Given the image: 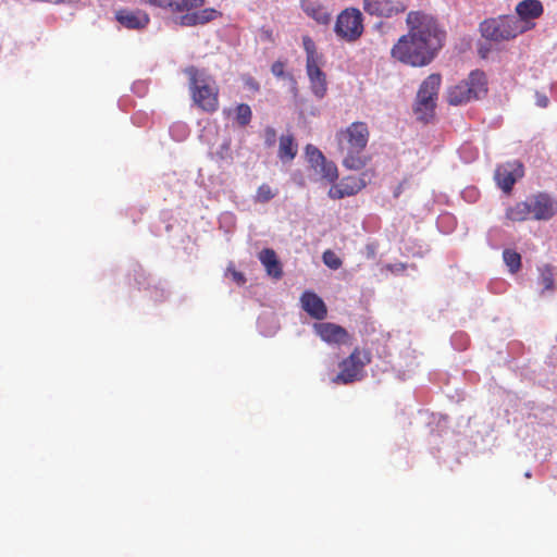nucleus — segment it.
<instances>
[{
  "label": "nucleus",
  "mask_w": 557,
  "mask_h": 557,
  "mask_svg": "<svg viewBox=\"0 0 557 557\" xmlns=\"http://www.w3.org/2000/svg\"><path fill=\"white\" fill-rule=\"evenodd\" d=\"M370 132L364 122H354L336 134V141L343 154V166L351 171H360L371 161L363 151L369 140Z\"/></svg>",
  "instance_id": "f257e3e1"
},
{
  "label": "nucleus",
  "mask_w": 557,
  "mask_h": 557,
  "mask_svg": "<svg viewBox=\"0 0 557 557\" xmlns=\"http://www.w3.org/2000/svg\"><path fill=\"white\" fill-rule=\"evenodd\" d=\"M188 76L193 101L203 111L212 113L219 108V88L205 70L188 66L184 70Z\"/></svg>",
  "instance_id": "f03ea898"
},
{
  "label": "nucleus",
  "mask_w": 557,
  "mask_h": 557,
  "mask_svg": "<svg viewBox=\"0 0 557 557\" xmlns=\"http://www.w3.org/2000/svg\"><path fill=\"white\" fill-rule=\"evenodd\" d=\"M150 5L166 9L172 13H184L180 17L182 26H196L206 24L214 20L218 11L214 9H203L194 11L205 4V0H144Z\"/></svg>",
  "instance_id": "7ed1b4c3"
},
{
  "label": "nucleus",
  "mask_w": 557,
  "mask_h": 557,
  "mask_svg": "<svg viewBox=\"0 0 557 557\" xmlns=\"http://www.w3.org/2000/svg\"><path fill=\"white\" fill-rule=\"evenodd\" d=\"M406 23L408 33L428 48L438 52L443 47L445 33L431 14L423 11H410L407 14Z\"/></svg>",
  "instance_id": "20e7f679"
},
{
  "label": "nucleus",
  "mask_w": 557,
  "mask_h": 557,
  "mask_svg": "<svg viewBox=\"0 0 557 557\" xmlns=\"http://www.w3.org/2000/svg\"><path fill=\"white\" fill-rule=\"evenodd\" d=\"M436 53L437 51L428 48L409 33L403 35L391 50L394 59L411 66L428 65L435 58Z\"/></svg>",
  "instance_id": "39448f33"
},
{
  "label": "nucleus",
  "mask_w": 557,
  "mask_h": 557,
  "mask_svg": "<svg viewBox=\"0 0 557 557\" xmlns=\"http://www.w3.org/2000/svg\"><path fill=\"white\" fill-rule=\"evenodd\" d=\"M487 94V81L485 73L480 70L472 71L467 79L447 89V101L451 106H460L472 100H478Z\"/></svg>",
  "instance_id": "423d86ee"
},
{
  "label": "nucleus",
  "mask_w": 557,
  "mask_h": 557,
  "mask_svg": "<svg viewBox=\"0 0 557 557\" xmlns=\"http://www.w3.org/2000/svg\"><path fill=\"white\" fill-rule=\"evenodd\" d=\"M525 29L517 16L512 15L487 18L480 24L481 35L493 41L510 40Z\"/></svg>",
  "instance_id": "0eeeda50"
},
{
  "label": "nucleus",
  "mask_w": 557,
  "mask_h": 557,
  "mask_svg": "<svg viewBox=\"0 0 557 557\" xmlns=\"http://www.w3.org/2000/svg\"><path fill=\"white\" fill-rule=\"evenodd\" d=\"M441 82L440 74H431L420 85L414 104L418 120L428 122L433 116Z\"/></svg>",
  "instance_id": "6e6552de"
},
{
  "label": "nucleus",
  "mask_w": 557,
  "mask_h": 557,
  "mask_svg": "<svg viewBox=\"0 0 557 557\" xmlns=\"http://www.w3.org/2000/svg\"><path fill=\"white\" fill-rule=\"evenodd\" d=\"M370 355L361 352L359 348H355L352 352L339 362V372L332 379L334 384H350L359 381L362 376L363 368L370 362Z\"/></svg>",
  "instance_id": "1a4fd4ad"
},
{
  "label": "nucleus",
  "mask_w": 557,
  "mask_h": 557,
  "mask_svg": "<svg viewBox=\"0 0 557 557\" xmlns=\"http://www.w3.org/2000/svg\"><path fill=\"white\" fill-rule=\"evenodd\" d=\"M335 34L347 42H354L359 39L363 33V18L358 9H345L337 16Z\"/></svg>",
  "instance_id": "9d476101"
},
{
  "label": "nucleus",
  "mask_w": 557,
  "mask_h": 557,
  "mask_svg": "<svg viewBox=\"0 0 557 557\" xmlns=\"http://www.w3.org/2000/svg\"><path fill=\"white\" fill-rule=\"evenodd\" d=\"M375 176L373 169L363 171L359 176H346L338 184L333 185L329 190V197L332 199H342L357 195Z\"/></svg>",
  "instance_id": "9b49d317"
},
{
  "label": "nucleus",
  "mask_w": 557,
  "mask_h": 557,
  "mask_svg": "<svg viewBox=\"0 0 557 557\" xmlns=\"http://www.w3.org/2000/svg\"><path fill=\"white\" fill-rule=\"evenodd\" d=\"M363 10L370 15L391 18L404 13L407 5L400 0H364Z\"/></svg>",
  "instance_id": "f8f14e48"
},
{
  "label": "nucleus",
  "mask_w": 557,
  "mask_h": 557,
  "mask_svg": "<svg viewBox=\"0 0 557 557\" xmlns=\"http://www.w3.org/2000/svg\"><path fill=\"white\" fill-rule=\"evenodd\" d=\"M315 334L329 345H344L349 343L350 335L346 329L333 322L313 324Z\"/></svg>",
  "instance_id": "ddd939ff"
},
{
  "label": "nucleus",
  "mask_w": 557,
  "mask_h": 557,
  "mask_svg": "<svg viewBox=\"0 0 557 557\" xmlns=\"http://www.w3.org/2000/svg\"><path fill=\"white\" fill-rule=\"evenodd\" d=\"M523 176V166L519 162H507L495 170V181L505 193H510L518 178Z\"/></svg>",
  "instance_id": "4468645a"
},
{
  "label": "nucleus",
  "mask_w": 557,
  "mask_h": 557,
  "mask_svg": "<svg viewBox=\"0 0 557 557\" xmlns=\"http://www.w3.org/2000/svg\"><path fill=\"white\" fill-rule=\"evenodd\" d=\"M530 210L535 220H549L557 212V201L547 194L540 193L529 201Z\"/></svg>",
  "instance_id": "2eb2a0df"
},
{
  "label": "nucleus",
  "mask_w": 557,
  "mask_h": 557,
  "mask_svg": "<svg viewBox=\"0 0 557 557\" xmlns=\"http://www.w3.org/2000/svg\"><path fill=\"white\" fill-rule=\"evenodd\" d=\"M321 61L306 62V71L310 81L312 92L318 98H323L327 90L326 75L321 70Z\"/></svg>",
  "instance_id": "dca6fc26"
},
{
  "label": "nucleus",
  "mask_w": 557,
  "mask_h": 557,
  "mask_svg": "<svg viewBox=\"0 0 557 557\" xmlns=\"http://www.w3.org/2000/svg\"><path fill=\"white\" fill-rule=\"evenodd\" d=\"M116 21L128 29H143L149 24V15L140 10L122 9L115 13Z\"/></svg>",
  "instance_id": "f3484780"
},
{
  "label": "nucleus",
  "mask_w": 557,
  "mask_h": 557,
  "mask_svg": "<svg viewBox=\"0 0 557 557\" xmlns=\"http://www.w3.org/2000/svg\"><path fill=\"white\" fill-rule=\"evenodd\" d=\"M302 309L313 319L323 320L327 315V308L321 297L313 292H305L301 297Z\"/></svg>",
  "instance_id": "a211bd4d"
},
{
  "label": "nucleus",
  "mask_w": 557,
  "mask_h": 557,
  "mask_svg": "<svg viewBox=\"0 0 557 557\" xmlns=\"http://www.w3.org/2000/svg\"><path fill=\"white\" fill-rule=\"evenodd\" d=\"M259 260L264 267L267 274L275 280L283 276L282 263L280 262L276 252L271 248H264L259 252Z\"/></svg>",
  "instance_id": "6ab92c4d"
},
{
  "label": "nucleus",
  "mask_w": 557,
  "mask_h": 557,
  "mask_svg": "<svg viewBox=\"0 0 557 557\" xmlns=\"http://www.w3.org/2000/svg\"><path fill=\"white\" fill-rule=\"evenodd\" d=\"M544 12L543 4L540 0H522L516 7L518 20L522 23L529 20L539 18Z\"/></svg>",
  "instance_id": "aec40b11"
},
{
  "label": "nucleus",
  "mask_w": 557,
  "mask_h": 557,
  "mask_svg": "<svg viewBox=\"0 0 557 557\" xmlns=\"http://www.w3.org/2000/svg\"><path fill=\"white\" fill-rule=\"evenodd\" d=\"M300 7L302 11L317 23L322 25L330 23L331 14L321 3L311 0H301Z\"/></svg>",
  "instance_id": "412c9836"
},
{
  "label": "nucleus",
  "mask_w": 557,
  "mask_h": 557,
  "mask_svg": "<svg viewBox=\"0 0 557 557\" xmlns=\"http://www.w3.org/2000/svg\"><path fill=\"white\" fill-rule=\"evenodd\" d=\"M298 152V146L295 143L293 135H282L280 137L277 156L283 162H290L295 159Z\"/></svg>",
  "instance_id": "4be33fe9"
},
{
  "label": "nucleus",
  "mask_w": 557,
  "mask_h": 557,
  "mask_svg": "<svg viewBox=\"0 0 557 557\" xmlns=\"http://www.w3.org/2000/svg\"><path fill=\"white\" fill-rule=\"evenodd\" d=\"M531 215L529 201L517 202L506 210V218L512 222H522Z\"/></svg>",
  "instance_id": "5701e85b"
},
{
  "label": "nucleus",
  "mask_w": 557,
  "mask_h": 557,
  "mask_svg": "<svg viewBox=\"0 0 557 557\" xmlns=\"http://www.w3.org/2000/svg\"><path fill=\"white\" fill-rule=\"evenodd\" d=\"M314 172L320 174L322 178L330 183H333L338 178L336 164L333 161H327L326 159L323 161V163L319 164Z\"/></svg>",
  "instance_id": "b1692460"
},
{
  "label": "nucleus",
  "mask_w": 557,
  "mask_h": 557,
  "mask_svg": "<svg viewBox=\"0 0 557 557\" xmlns=\"http://www.w3.org/2000/svg\"><path fill=\"white\" fill-rule=\"evenodd\" d=\"M277 194V189L272 188L269 184L263 183L257 188L256 195L253 196V201L256 203H267L274 199Z\"/></svg>",
  "instance_id": "393cba45"
},
{
  "label": "nucleus",
  "mask_w": 557,
  "mask_h": 557,
  "mask_svg": "<svg viewBox=\"0 0 557 557\" xmlns=\"http://www.w3.org/2000/svg\"><path fill=\"white\" fill-rule=\"evenodd\" d=\"M305 153L313 170L318 169L319 164L323 163V161L326 159L324 154L311 144L306 146Z\"/></svg>",
  "instance_id": "a878e982"
},
{
  "label": "nucleus",
  "mask_w": 557,
  "mask_h": 557,
  "mask_svg": "<svg viewBox=\"0 0 557 557\" xmlns=\"http://www.w3.org/2000/svg\"><path fill=\"white\" fill-rule=\"evenodd\" d=\"M503 258L511 273H517L521 268V256L511 249H505Z\"/></svg>",
  "instance_id": "bb28decb"
},
{
  "label": "nucleus",
  "mask_w": 557,
  "mask_h": 557,
  "mask_svg": "<svg viewBox=\"0 0 557 557\" xmlns=\"http://www.w3.org/2000/svg\"><path fill=\"white\" fill-rule=\"evenodd\" d=\"M302 46L306 51L307 58L306 62L321 61L322 55L317 52V47L314 41L309 36L302 37Z\"/></svg>",
  "instance_id": "cd10ccee"
},
{
  "label": "nucleus",
  "mask_w": 557,
  "mask_h": 557,
  "mask_svg": "<svg viewBox=\"0 0 557 557\" xmlns=\"http://www.w3.org/2000/svg\"><path fill=\"white\" fill-rule=\"evenodd\" d=\"M540 284L543 286V290L554 289V272L550 265H544L541 269Z\"/></svg>",
  "instance_id": "c85d7f7f"
},
{
  "label": "nucleus",
  "mask_w": 557,
  "mask_h": 557,
  "mask_svg": "<svg viewBox=\"0 0 557 557\" xmlns=\"http://www.w3.org/2000/svg\"><path fill=\"white\" fill-rule=\"evenodd\" d=\"M252 117L251 109L246 103H240L236 107V122L240 126H246L250 123Z\"/></svg>",
  "instance_id": "c756f323"
},
{
  "label": "nucleus",
  "mask_w": 557,
  "mask_h": 557,
  "mask_svg": "<svg viewBox=\"0 0 557 557\" xmlns=\"http://www.w3.org/2000/svg\"><path fill=\"white\" fill-rule=\"evenodd\" d=\"M322 259L325 265H327L332 270H337L342 267V260L332 250H326L322 255Z\"/></svg>",
  "instance_id": "7c9ffc66"
},
{
  "label": "nucleus",
  "mask_w": 557,
  "mask_h": 557,
  "mask_svg": "<svg viewBox=\"0 0 557 557\" xmlns=\"http://www.w3.org/2000/svg\"><path fill=\"white\" fill-rule=\"evenodd\" d=\"M275 143H276V131L271 126L265 127V129H264L265 146L272 147L275 145Z\"/></svg>",
  "instance_id": "2f4dec72"
},
{
  "label": "nucleus",
  "mask_w": 557,
  "mask_h": 557,
  "mask_svg": "<svg viewBox=\"0 0 557 557\" xmlns=\"http://www.w3.org/2000/svg\"><path fill=\"white\" fill-rule=\"evenodd\" d=\"M227 272L231 274L233 281L238 284V285H244L246 283V277L245 275L237 271L236 269H233V268H228L227 269Z\"/></svg>",
  "instance_id": "473e14b6"
},
{
  "label": "nucleus",
  "mask_w": 557,
  "mask_h": 557,
  "mask_svg": "<svg viewBox=\"0 0 557 557\" xmlns=\"http://www.w3.org/2000/svg\"><path fill=\"white\" fill-rule=\"evenodd\" d=\"M271 72L276 77H282L285 72V64L282 61H275L271 66Z\"/></svg>",
  "instance_id": "72a5a7b5"
},
{
  "label": "nucleus",
  "mask_w": 557,
  "mask_h": 557,
  "mask_svg": "<svg viewBox=\"0 0 557 557\" xmlns=\"http://www.w3.org/2000/svg\"><path fill=\"white\" fill-rule=\"evenodd\" d=\"M536 103L541 108H546L548 106V98L544 95H537Z\"/></svg>",
  "instance_id": "f704fd0d"
},
{
  "label": "nucleus",
  "mask_w": 557,
  "mask_h": 557,
  "mask_svg": "<svg viewBox=\"0 0 557 557\" xmlns=\"http://www.w3.org/2000/svg\"><path fill=\"white\" fill-rule=\"evenodd\" d=\"M404 185H405V182H401L396 186V188L394 189L395 198H398L401 195V193L404 191Z\"/></svg>",
  "instance_id": "c9c22d12"
},
{
  "label": "nucleus",
  "mask_w": 557,
  "mask_h": 557,
  "mask_svg": "<svg viewBox=\"0 0 557 557\" xmlns=\"http://www.w3.org/2000/svg\"><path fill=\"white\" fill-rule=\"evenodd\" d=\"M263 34L268 40L273 41V33L271 29L263 30Z\"/></svg>",
  "instance_id": "e433bc0d"
},
{
  "label": "nucleus",
  "mask_w": 557,
  "mask_h": 557,
  "mask_svg": "<svg viewBox=\"0 0 557 557\" xmlns=\"http://www.w3.org/2000/svg\"><path fill=\"white\" fill-rule=\"evenodd\" d=\"M525 476H527V478H530V476H531L530 472H527V473H525Z\"/></svg>",
  "instance_id": "4c0bfd02"
}]
</instances>
